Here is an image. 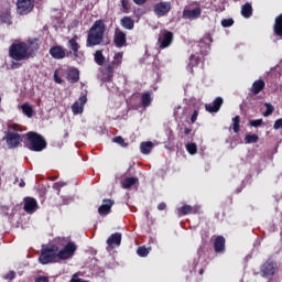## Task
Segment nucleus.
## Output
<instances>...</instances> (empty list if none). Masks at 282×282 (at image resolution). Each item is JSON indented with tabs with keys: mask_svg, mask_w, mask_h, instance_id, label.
Listing matches in <instances>:
<instances>
[{
	"mask_svg": "<svg viewBox=\"0 0 282 282\" xmlns=\"http://www.w3.org/2000/svg\"><path fill=\"white\" fill-rule=\"evenodd\" d=\"M198 274H204V269H199Z\"/></svg>",
	"mask_w": 282,
	"mask_h": 282,
	"instance_id": "052dcab7",
	"label": "nucleus"
},
{
	"mask_svg": "<svg viewBox=\"0 0 282 282\" xmlns=\"http://www.w3.org/2000/svg\"><path fill=\"white\" fill-rule=\"evenodd\" d=\"M12 67L13 69H17V67H19V64H13Z\"/></svg>",
	"mask_w": 282,
	"mask_h": 282,
	"instance_id": "bf43d9fd",
	"label": "nucleus"
},
{
	"mask_svg": "<svg viewBox=\"0 0 282 282\" xmlns=\"http://www.w3.org/2000/svg\"><path fill=\"white\" fill-rule=\"evenodd\" d=\"M214 251L217 254H224L226 252V238L224 236H218L214 240Z\"/></svg>",
	"mask_w": 282,
	"mask_h": 282,
	"instance_id": "f3484780",
	"label": "nucleus"
},
{
	"mask_svg": "<svg viewBox=\"0 0 282 282\" xmlns=\"http://www.w3.org/2000/svg\"><path fill=\"white\" fill-rule=\"evenodd\" d=\"M17 276V273L14 271H10L9 273L6 274L4 279H9V281H12Z\"/></svg>",
	"mask_w": 282,
	"mask_h": 282,
	"instance_id": "3c124183",
	"label": "nucleus"
},
{
	"mask_svg": "<svg viewBox=\"0 0 282 282\" xmlns=\"http://www.w3.org/2000/svg\"><path fill=\"white\" fill-rule=\"evenodd\" d=\"M245 142H246V144H257V142H259V135L246 134Z\"/></svg>",
	"mask_w": 282,
	"mask_h": 282,
	"instance_id": "f704fd0d",
	"label": "nucleus"
},
{
	"mask_svg": "<svg viewBox=\"0 0 282 282\" xmlns=\"http://www.w3.org/2000/svg\"><path fill=\"white\" fill-rule=\"evenodd\" d=\"M158 210H166V203H160L158 205Z\"/></svg>",
	"mask_w": 282,
	"mask_h": 282,
	"instance_id": "603ef678",
	"label": "nucleus"
},
{
	"mask_svg": "<svg viewBox=\"0 0 282 282\" xmlns=\"http://www.w3.org/2000/svg\"><path fill=\"white\" fill-rule=\"evenodd\" d=\"M0 23L12 25V4L9 1L0 2Z\"/></svg>",
	"mask_w": 282,
	"mask_h": 282,
	"instance_id": "39448f33",
	"label": "nucleus"
},
{
	"mask_svg": "<svg viewBox=\"0 0 282 282\" xmlns=\"http://www.w3.org/2000/svg\"><path fill=\"white\" fill-rule=\"evenodd\" d=\"M273 129L275 130L282 129V118L275 120L273 124Z\"/></svg>",
	"mask_w": 282,
	"mask_h": 282,
	"instance_id": "49530a36",
	"label": "nucleus"
},
{
	"mask_svg": "<svg viewBox=\"0 0 282 282\" xmlns=\"http://www.w3.org/2000/svg\"><path fill=\"white\" fill-rule=\"evenodd\" d=\"M263 124V119H256L249 121V127H261Z\"/></svg>",
	"mask_w": 282,
	"mask_h": 282,
	"instance_id": "79ce46f5",
	"label": "nucleus"
},
{
	"mask_svg": "<svg viewBox=\"0 0 282 282\" xmlns=\"http://www.w3.org/2000/svg\"><path fill=\"white\" fill-rule=\"evenodd\" d=\"M77 248L78 247L75 242H68L62 250H57V262L67 261V259H72Z\"/></svg>",
	"mask_w": 282,
	"mask_h": 282,
	"instance_id": "423d86ee",
	"label": "nucleus"
},
{
	"mask_svg": "<svg viewBox=\"0 0 282 282\" xmlns=\"http://www.w3.org/2000/svg\"><path fill=\"white\" fill-rule=\"evenodd\" d=\"M39 208V203L33 197L24 198V210L25 213L32 214Z\"/></svg>",
	"mask_w": 282,
	"mask_h": 282,
	"instance_id": "412c9836",
	"label": "nucleus"
},
{
	"mask_svg": "<svg viewBox=\"0 0 282 282\" xmlns=\"http://www.w3.org/2000/svg\"><path fill=\"white\" fill-rule=\"evenodd\" d=\"M221 105H224V98L217 97L212 104H206L205 109L209 113H217L221 109Z\"/></svg>",
	"mask_w": 282,
	"mask_h": 282,
	"instance_id": "dca6fc26",
	"label": "nucleus"
},
{
	"mask_svg": "<svg viewBox=\"0 0 282 282\" xmlns=\"http://www.w3.org/2000/svg\"><path fill=\"white\" fill-rule=\"evenodd\" d=\"M220 25L223 28H232V25H235V20H232V18L224 19L221 20Z\"/></svg>",
	"mask_w": 282,
	"mask_h": 282,
	"instance_id": "ea45409f",
	"label": "nucleus"
},
{
	"mask_svg": "<svg viewBox=\"0 0 282 282\" xmlns=\"http://www.w3.org/2000/svg\"><path fill=\"white\" fill-rule=\"evenodd\" d=\"M20 188H24L25 186V181L21 180L19 183Z\"/></svg>",
	"mask_w": 282,
	"mask_h": 282,
	"instance_id": "4d7b16f0",
	"label": "nucleus"
},
{
	"mask_svg": "<svg viewBox=\"0 0 282 282\" xmlns=\"http://www.w3.org/2000/svg\"><path fill=\"white\" fill-rule=\"evenodd\" d=\"M39 261L42 265L58 263V246L51 245L50 247L43 248L41 250Z\"/></svg>",
	"mask_w": 282,
	"mask_h": 282,
	"instance_id": "20e7f679",
	"label": "nucleus"
},
{
	"mask_svg": "<svg viewBox=\"0 0 282 282\" xmlns=\"http://www.w3.org/2000/svg\"><path fill=\"white\" fill-rule=\"evenodd\" d=\"M199 116L198 110H194L192 117H191V122L194 124V122H197V117Z\"/></svg>",
	"mask_w": 282,
	"mask_h": 282,
	"instance_id": "09e8293b",
	"label": "nucleus"
},
{
	"mask_svg": "<svg viewBox=\"0 0 282 282\" xmlns=\"http://www.w3.org/2000/svg\"><path fill=\"white\" fill-rule=\"evenodd\" d=\"M202 17V8L197 7L193 10L185 9L182 13V19H188L189 21H194V19H199Z\"/></svg>",
	"mask_w": 282,
	"mask_h": 282,
	"instance_id": "4468645a",
	"label": "nucleus"
},
{
	"mask_svg": "<svg viewBox=\"0 0 282 282\" xmlns=\"http://www.w3.org/2000/svg\"><path fill=\"white\" fill-rule=\"evenodd\" d=\"M0 102H1V97H0Z\"/></svg>",
	"mask_w": 282,
	"mask_h": 282,
	"instance_id": "0e129e2a",
	"label": "nucleus"
},
{
	"mask_svg": "<svg viewBox=\"0 0 282 282\" xmlns=\"http://www.w3.org/2000/svg\"><path fill=\"white\" fill-rule=\"evenodd\" d=\"M240 122H241V117L236 116V117L232 118L234 133H239V131H241V126H239Z\"/></svg>",
	"mask_w": 282,
	"mask_h": 282,
	"instance_id": "72a5a7b5",
	"label": "nucleus"
},
{
	"mask_svg": "<svg viewBox=\"0 0 282 282\" xmlns=\"http://www.w3.org/2000/svg\"><path fill=\"white\" fill-rule=\"evenodd\" d=\"M64 186H67V183L61 181V182H56L53 184V189L57 191V195H61V188H63Z\"/></svg>",
	"mask_w": 282,
	"mask_h": 282,
	"instance_id": "a19ab883",
	"label": "nucleus"
},
{
	"mask_svg": "<svg viewBox=\"0 0 282 282\" xmlns=\"http://www.w3.org/2000/svg\"><path fill=\"white\" fill-rule=\"evenodd\" d=\"M113 58L117 64L120 65V63H122V53H117Z\"/></svg>",
	"mask_w": 282,
	"mask_h": 282,
	"instance_id": "8fccbe9b",
	"label": "nucleus"
},
{
	"mask_svg": "<svg viewBox=\"0 0 282 282\" xmlns=\"http://www.w3.org/2000/svg\"><path fill=\"white\" fill-rule=\"evenodd\" d=\"M39 39L29 40L28 42L15 41L9 47V56L12 61H30L39 52Z\"/></svg>",
	"mask_w": 282,
	"mask_h": 282,
	"instance_id": "f257e3e1",
	"label": "nucleus"
},
{
	"mask_svg": "<svg viewBox=\"0 0 282 282\" xmlns=\"http://www.w3.org/2000/svg\"><path fill=\"white\" fill-rule=\"evenodd\" d=\"M200 57L197 54H192L189 56V63L187 64V69H189L191 74H195V70H193L194 67L199 66Z\"/></svg>",
	"mask_w": 282,
	"mask_h": 282,
	"instance_id": "a878e982",
	"label": "nucleus"
},
{
	"mask_svg": "<svg viewBox=\"0 0 282 282\" xmlns=\"http://www.w3.org/2000/svg\"><path fill=\"white\" fill-rule=\"evenodd\" d=\"M66 80H68L70 85L78 83V80H80V70H78L76 67H70L67 72Z\"/></svg>",
	"mask_w": 282,
	"mask_h": 282,
	"instance_id": "6ab92c4d",
	"label": "nucleus"
},
{
	"mask_svg": "<svg viewBox=\"0 0 282 282\" xmlns=\"http://www.w3.org/2000/svg\"><path fill=\"white\" fill-rule=\"evenodd\" d=\"M87 104V95H82L79 97V102L76 101L73 106H72V111L73 113L78 115V113H83V109L85 108V105Z\"/></svg>",
	"mask_w": 282,
	"mask_h": 282,
	"instance_id": "aec40b11",
	"label": "nucleus"
},
{
	"mask_svg": "<svg viewBox=\"0 0 282 282\" xmlns=\"http://www.w3.org/2000/svg\"><path fill=\"white\" fill-rule=\"evenodd\" d=\"M54 82H55L57 85H63V78H61V76L58 75V72H57V70L54 72Z\"/></svg>",
	"mask_w": 282,
	"mask_h": 282,
	"instance_id": "c03bdc74",
	"label": "nucleus"
},
{
	"mask_svg": "<svg viewBox=\"0 0 282 282\" xmlns=\"http://www.w3.org/2000/svg\"><path fill=\"white\" fill-rule=\"evenodd\" d=\"M185 149L189 155H195L197 153V143H187Z\"/></svg>",
	"mask_w": 282,
	"mask_h": 282,
	"instance_id": "4c0bfd02",
	"label": "nucleus"
},
{
	"mask_svg": "<svg viewBox=\"0 0 282 282\" xmlns=\"http://www.w3.org/2000/svg\"><path fill=\"white\" fill-rule=\"evenodd\" d=\"M177 109H182V106H178Z\"/></svg>",
	"mask_w": 282,
	"mask_h": 282,
	"instance_id": "680f3d73",
	"label": "nucleus"
},
{
	"mask_svg": "<svg viewBox=\"0 0 282 282\" xmlns=\"http://www.w3.org/2000/svg\"><path fill=\"white\" fill-rule=\"evenodd\" d=\"M115 202L112 199L105 198L102 200V204L98 208V214L101 215V217H105L111 213V208L113 207Z\"/></svg>",
	"mask_w": 282,
	"mask_h": 282,
	"instance_id": "2eb2a0df",
	"label": "nucleus"
},
{
	"mask_svg": "<svg viewBox=\"0 0 282 282\" xmlns=\"http://www.w3.org/2000/svg\"><path fill=\"white\" fill-rule=\"evenodd\" d=\"M35 282H50V278L45 275H39L35 278Z\"/></svg>",
	"mask_w": 282,
	"mask_h": 282,
	"instance_id": "de8ad7c7",
	"label": "nucleus"
},
{
	"mask_svg": "<svg viewBox=\"0 0 282 282\" xmlns=\"http://www.w3.org/2000/svg\"><path fill=\"white\" fill-rule=\"evenodd\" d=\"M67 47H68V50H70L75 59L80 58V56H84L83 52H80V44L78 43V35H75L70 40H68Z\"/></svg>",
	"mask_w": 282,
	"mask_h": 282,
	"instance_id": "9b49d317",
	"label": "nucleus"
},
{
	"mask_svg": "<svg viewBox=\"0 0 282 282\" xmlns=\"http://www.w3.org/2000/svg\"><path fill=\"white\" fill-rule=\"evenodd\" d=\"M15 182H19V178H15Z\"/></svg>",
	"mask_w": 282,
	"mask_h": 282,
	"instance_id": "e2e57ef3",
	"label": "nucleus"
},
{
	"mask_svg": "<svg viewBox=\"0 0 282 282\" xmlns=\"http://www.w3.org/2000/svg\"><path fill=\"white\" fill-rule=\"evenodd\" d=\"M273 32L275 36H279V39L282 40V13L275 17Z\"/></svg>",
	"mask_w": 282,
	"mask_h": 282,
	"instance_id": "b1692460",
	"label": "nucleus"
},
{
	"mask_svg": "<svg viewBox=\"0 0 282 282\" xmlns=\"http://www.w3.org/2000/svg\"><path fill=\"white\" fill-rule=\"evenodd\" d=\"M105 32H107V25L105 21L96 20L88 30L86 39V47H96L98 45H109V42H105Z\"/></svg>",
	"mask_w": 282,
	"mask_h": 282,
	"instance_id": "f03ea898",
	"label": "nucleus"
},
{
	"mask_svg": "<svg viewBox=\"0 0 282 282\" xmlns=\"http://www.w3.org/2000/svg\"><path fill=\"white\" fill-rule=\"evenodd\" d=\"M34 0H17V12L20 17H25L34 10Z\"/></svg>",
	"mask_w": 282,
	"mask_h": 282,
	"instance_id": "0eeeda50",
	"label": "nucleus"
},
{
	"mask_svg": "<svg viewBox=\"0 0 282 282\" xmlns=\"http://www.w3.org/2000/svg\"><path fill=\"white\" fill-rule=\"evenodd\" d=\"M48 54L55 61H63V58H69L72 56V51L65 52V48L62 45H54L50 48Z\"/></svg>",
	"mask_w": 282,
	"mask_h": 282,
	"instance_id": "1a4fd4ad",
	"label": "nucleus"
},
{
	"mask_svg": "<svg viewBox=\"0 0 282 282\" xmlns=\"http://www.w3.org/2000/svg\"><path fill=\"white\" fill-rule=\"evenodd\" d=\"M6 142L9 149H17L21 142L25 143V137L23 134H19L17 132H7L6 133Z\"/></svg>",
	"mask_w": 282,
	"mask_h": 282,
	"instance_id": "6e6552de",
	"label": "nucleus"
},
{
	"mask_svg": "<svg viewBox=\"0 0 282 282\" xmlns=\"http://www.w3.org/2000/svg\"><path fill=\"white\" fill-rule=\"evenodd\" d=\"M159 43L161 50H166L173 43V32L163 30L159 36Z\"/></svg>",
	"mask_w": 282,
	"mask_h": 282,
	"instance_id": "f8f14e48",
	"label": "nucleus"
},
{
	"mask_svg": "<svg viewBox=\"0 0 282 282\" xmlns=\"http://www.w3.org/2000/svg\"><path fill=\"white\" fill-rule=\"evenodd\" d=\"M113 44L119 48L127 45V33L119 28L115 29Z\"/></svg>",
	"mask_w": 282,
	"mask_h": 282,
	"instance_id": "ddd939ff",
	"label": "nucleus"
},
{
	"mask_svg": "<svg viewBox=\"0 0 282 282\" xmlns=\"http://www.w3.org/2000/svg\"><path fill=\"white\" fill-rule=\"evenodd\" d=\"M263 89H265V82L263 79H257L253 82L250 91L253 96H259Z\"/></svg>",
	"mask_w": 282,
	"mask_h": 282,
	"instance_id": "5701e85b",
	"label": "nucleus"
},
{
	"mask_svg": "<svg viewBox=\"0 0 282 282\" xmlns=\"http://www.w3.org/2000/svg\"><path fill=\"white\" fill-rule=\"evenodd\" d=\"M105 55L102 54V50H98L95 52V63H97V65H105Z\"/></svg>",
	"mask_w": 282,
	"mask_h": 282,
	"instance_id": "473e14b6",
	"label": "nucleus"
},
{
	"mask_svg": "<svg viewBox=\"0 0 282 282\" xmlns=\"http://www.w3.org/2000/svg\"><path fill=\"white\" fill-rule=\"evenodd\" d=\"M262 274L263 276H272L274 275V262L267 261L262 265Z\"/></svg>",
	"mask_w": 282,
	"mask_h": 282,
	"instance_id": "393cba45",
	"label": "nucleus"
},
{
	"mask_svg": "<svg viewBox=\"0 0 282 282\" xmlns=\"http://www.w3.org/2000/svg\"><path fill=\"white\" fill-rule=\"evenodd\" d=\"M137 6H144L147 0H133Z\"/></svg>",
	"mask_w": 282,
	"mask_h": 282,
	"instance_id": "5fc2aeb1",
	"label": "nucleus"
},
{
	"mask_svg": "<svg viewBox=\"0 0 282 282\" xmlns=\"http://www.w3.org/2000/svg\"><path fill=\"white\" fill-rule=\"evenodd\" d=\"M264 107H267V110L263 112L264 118H268V116H272L274 113V106L272 104H264Z\"/></svg>",
	"mask_w": 282,
	"mask_h": 282,
	"instance_id": "58836bf2",
	"label": "nucleus"
},
{
	"mask_svg": "<svg viewBox=\"0 0 282 282\" xmlns=\"http://www.w3.org/2000/svg\"><path fill=\"white\" fill-rule=\"evenodd\" d=\"M197 213H199V206L183 205L178 208V215L181 216L197 215Z\"/></svg>",
	"mask_w": 282,
	"mask_h": 282,
	"instance_id": "4be33fe9",
	"label": "nucleus"
},
{
	"mask_svg": "<svg viewBox=\"0 0 282 282\" xmlns=\"http://www.w3.org/2000/svg\"><path fill=\"white\" fill-rule=\"evenodd\" d=\"M204 43H206V40H202V41L199 42V47H203V46H204Z\"/></svg>",
	"mask_w": 282,
	"mask_h": 282,
	"instance_id": "13d9d810",
	"label": "nucleus"
},
{
	"mask_svg": "<svg viewBox=\"0 0 282 282\" xmlns=\"http://www.w3.org/2000/svg\"><path fill=\"white\" fill-rule=\"evenodd\" d=\"M106 243L107 246H109V248H119V246L122 243V234H111L110 237L107 239Z\"/></svg>",
	"mask_w": 282,
	"mask_h": 282,
	"instance_id": "a211bd4d",
	"label": "nucleus"
},
{
	"mask_svg": "<svg viewBox=\"0 0 282 282\" xmlns=\"http://www.w3.org/2000/svg\"><path fill=\"white\" fill-rule=\"evenodd\" d=\"M11 129H12L13 131H19V124L13 123V126H11Z\"/></svg>",
	"mask_w": 282,
	"mask_h": 282,
	"instance_id": "6e6d98bb",
	"label": "nucleus"
},
{
	"mask_svg": "<svg viewBox=\"0 0 282 282\" xmlns=\"http://www.w3.org/2000/svg\"><path fill=\"white\" fill-rule=\"evenodd\" d=\"M24 144L29 151H34L35 153H41L47 149V141L39 132L29 131L23 134Z\"/></svg>",
	"mask_w": 282,
	"mask_h": 282,
	"instance_id": "7ed1b4c3",
	"label": "nucleus"
},
{
	"mask_svg": "<svg viewBox=\"0 0 282 282\" xmlns=\"http://www.w3.org/2000/svg\"><path fill=\"white\" fill-rule=\"evenodd\" d=\"M183 133H184L185 135H191V133H193V129H191V128H184Z\"/></svg>",
	"mask_w": 282,
	"mask_h": 282,
	"instance_id": "864d4df0",
	"label": "nucleus"
},
{
	"mask_svg": "<svg viewBox=\"0 0 282 282\" xmlns=\"http://www.w3.org/2000/svg\"><path fill=\"white\" fill-rule=\"evenodd\" d=\"M120 25L124 28V30H133V28L135 26V22L133 21V19H131V17H123L120 20Z\"/></svg>",
	"mask_w": 282,
	"mask_h": 282,
	"instance_id": "bb28decb",
	"label": "nucleus"
},
{
	"mask_svg": "<svg viewBox=\"0 0 282 282\" xmlns=\"http://www.w3.org/2000/svg\"><path fill=\"white\" fill-rule=\"evenodd\" d=\"M112 141L116 142V144H120V147H127L124 138H122L121 135L115 137Z\"/></svg>",
	"mask_w": 282,
	"mask_h": 282,
	"instance_id": "37998d69",
	"label": "nucleus"
},
{
	"mask_svg": "<svg viewBox=\"0 0 282 282\" xmlns=\"http://www.w3.org/2000/svg\"><path fill=\"white\" fill-rule=\"evenodd\" d=\"M121 8L123 12H129V0H121Z\"/></svg>",
	"mask_w": 282,
	"mask_h": 282,
	"instance_id": "a18cd8bd",
	"label": "nucleus"
},
{
	"mask_svg": "<svg viewBox=\"0 0 282 282\" xmlns=\"http://www.w3.org/2000/svg\"><path fill=\"white\" fill-rule=\"evenodd\" d=\"M171 2L169 1H161L154 4L153 7V12L156 14L159 18L160 17H166L169 12H171Z\"/></svg>",
	"mask_w": 282,
	"mask_h": 282,
	"instance_id": "9d476101",
	"label": "nucleus"
},
{
	"mask_svg": "<svg viewBox=\"0 0 282 282\" xmlns=\"http://www.w3.org/2000/svg\"><path fill=\"white\" fill-rule=\"evenodd\" d=\"M21 110H22V113L26 116V118H32V116H34V108H32V105H30L29 102H24L21 106Z\"/></svg>",
	"mask_w": 282,
	"mask_h": 282,
	"instance_id": "c85d7f7f",
	"label": "nucleus"
},
{
	"mask_svg": "<svg viewBox=\"0 0 282 282\" xmlns=\"http://www.w3.org/2000/svg\"><path fill=\"white\" fill-rule=\"evenodd\" d=\"M138 184V177H127L122 182V188H131Z\"/></svg>",
	"mask_w": 282,
	"mask_h": 282,
	"instance_id": "2f4dec72",
	"label": "nucleus"
},
{
	"mask_svg": "<svg viewBox=\"0 0 282 282\" xmlns=\"http://www.w3.org/2000/svg\"><path fill=\"white\" fill-rule=\"evenodd\" d=\"M141 102H142V107H150L151 106V102H153V97H151L150 91H147V93L142 94Z\"/></svg>",
	"mask_w": 282,
	"mask_h": 282,
	"instance_id": "7c9ffc66",
	"label": "nucleus"
},
{
	"mask_svg": "<svg viewBox=\"0 0 282 282\" xmlns=\"http://www.w3.org/2000/svg\"><path fill=\"white\" fill-rule=\"evenodd\" d=\"M152 150H153V142L151 141L142 142L140 144V151L141 153H143V155H149V153H151Z\"/></svg>",
	"mask_w": 282,
	"mask_h": 282,
	"instance_id": "c756f323",
	"label": "nucleus"
},
{
	"mask_svg": "<svg viewBox=\"0 0 282 282\" xmlns=\"http://www.w3.org/2000/svg\"><path fill=\"white\" fill-rule=\"evenodd\" d=\"M107 76L105 77V83H111L113 78V65L106 66Z\"/></svg>",
	"mask_w": 282,
	"mask_h": 282,
	"instance_id": "c9c22d12",
	"label": "nucleus"
},
{
	"mask_svg": "<svg viewBox=\"0 0 282 282\" xmlns=\"http://www.w3.org/2000/svg\"><path fill=\"white\" fill-rule=\"evenodd\" d=\"M241 15L245 19H250V17H252V4H250V2H246L242 7H241Z\"/></svg>",
	"mask_w": 282,
	"mask_h": 282,
	"instance_id": "cd10ccee",
	"label": "nucleus"
},
{
	"mask_svg": "<svg viewBox=\"0 0 282 282\" xmlns=\"http://www.w3.org/2000/svg\"><path fill=\"white\" fill-rule=\"evenodd\" d=\"M149 252H151V248H147L144 246H141L137 249V254L139 257H149Z\"/></svg>",
	"mask_w": 282,
	"mask_h": 282,
	"instance_id": "e433bc0d",
	"label": "nucleus"
}]
</instances>
